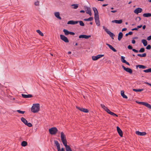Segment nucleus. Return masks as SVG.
<instances>
[{"mask_svg": "<svg viewBox=\"0 0 151 151\" xmlns=\"http://www.w3.org/2000/svg\"><path fill=\"white\" fill-rule=\"evenodd\" d=\"M22 96L24 98H31L33 96L31 94H28V95H26L24 94H22Z\"/></svg>", "mask_w": 151, "mask_h": 151, "instance_id": "nucleus-13", "label": "nucleus"}, {"mask_svg": "<svg viewBox=\"0 0 151 151\" xmlns=\"http://www.w3.org/2000/svg\"><path fill=\"white\" fill-rule=\"evenodd\" d=\"M65 151L64 149L63 148H62L61 149H60V147L59 149H58V151Z\"/></svg>", "mask_w": 151, "mask_h": 151, "instance_id": "nucleus-48", "label": "nucleus"}, {"mask_svg": "<svg viewBox=\"0 0 151 151\" xmlns=\"http://www.w3.org/2000/svg\"><path fill=\"white\" fill-rule=\"evenodd\" d=\"M137 28H133L132 29V31H134V30H138Z\"/></svg>", "mask_w": 151, "mask_h": 151, "instance_id": "nucleus-55", "label": "nucleus"}, {"mask_svg": "<svg viewBox=\"0 0 151 151\" xmlns=\"http://www.w3.org/2000/svg\"><path fill=\"white\" fill-rule=\"evenodd\" d=\"M122 19H120L119 20H112L111 21L112 23H115L116 24H120L122 23Z\"/></svg>", "mask_w": 151, "mask_h": 151, "instance_id": "nucleus-17", "label": "nucleus"}, {"mask_svg": "<svg viewBox=\"0 0 151 151\" xmlns=\"http://www.w3.org/2000/svg\"><path fill=\"white\" fill-rule=\"evenodd\" d=\"M145 106L151 109V105L146 102L145 103Z\"/></svg>", "mask_w": 151, "mask_h": 151, "instance_id": "nucleus-34", "label": "nucleus"}, {"mask_svg": "<svg viewBox=\"0 0 151 151\" xmlns=\"http://www.w3.org/2000/svg\"><path fill=\"white\" fill-rule=\"evenodd\" d=\"M145 27H146V26L145 25H143L142 27V29H144L145 28Z\"/></svg>", "mask_w": 151, "mask_h": 151, "instance_id": "nucleus-64", "label": "nucleus"}, {"mask_svg": "<svg viewBox=\"0 0 151 151\" xmlns=\"http://www.w3.org/2000/svg\"><path fill=\"white\" fill-rule=\"evenodd\" d=\"M78 22L79 23L80 25L82 26H84V24L82 21H78Z\"/></svg>", "mask_w": 151, "mask_h": 151, "instance_id": "nucleus-40", "label": "nucleus"}, {"mask_svg": "<svg viewBox=\"0 0 151 151\" xmlns=\"http://www.w3.org/2000/svg\"><path fill=\"white\" fill-rule=\"evenodd\" d=\"M114 9V8L113 7H111L110 8H109L108 9V11L109 12H111L112 13H115L117 12L116 10H113V11H111V10H113Z\"/></svg>", "mask_w": 151, "mask_h": 151, "instance_id": "nucleus-29", "label": "nucleus"}, {"mask_svg": "<svg viewBox=\"0 0 151 151\" xmlns=\"http://www.w3.org/2000/svg\"><path fill=\"white\" fill-rule=\"evenodd\" d=\"M78 23V21H74L73 20H70L67 22L68 24H75Z\"/></svg>", "mask_w": 151, "mask_h": 151, "instance_id": "nucleus-10", "label": "nucleus"}, {"mask_svg": "<svg viewBox=\"0 0 151 151\" xmlns=\"http://www.w3.org/2000/svg\"><path fill=\"white\" fill-rule=\"evenodd\" d=\"M101 106L102 107V108H103L104 110H105L107 108L103 104H101Z\"/></svg>", "mask_w": 151, "mask_h": 151, "instance_id": "nucleus-46", "label": "nucleus"}, {"mask_svg": "<svg viewBox=\"0 0 151 151\" xmlns=\"http://www.w3.org/2000/svg\"><path fill=\"white\" fill-rule=\"evenodd\" d=\"M128 48L130 50H132L133 49L132 46L130 45H129L128 46Z\"/></svg>", "mask_w": 151, "mask_h": 151, "instance_id": "nucleus-50", "label": "nucleus"}, {"mask_svg": "<svg viewBox=\"0 0 151 151\" xmlns=\"http://www.w3.org/2000/svg\"><path fill=\"white\" fill-rule=\"evenodd\" d=\"M25 125H27V126L29 127H31L32 126V124L30 123H28L27 122V123Z\"/></svg>", "mask_w": 151, "mask_h": 151, "instance_id": "nucleus-45", "label": "nucleus"}, {"mask_svg": "<svg viewBox=\"0 0 151 151\" xmlns=\"http://www.w3.org/2000/svg\"><path fill=\"white\" fill-rule=\"evenodd\" d=\"M151 48V46L150 45H148L146 47V49L147 50H150Z\"/></svg>", "mask_w": 151, "mask_h": 151, "instance_id": "nucleus-47", "label": "nucleus"}, {"mask_svg": "<svg viewBox=\"0 0 151 151\" xmlns=\"http://www.w3.org/2000/svg\"><path fill=\"white\" fill-rule=\"evenodd\" d=\"M93 10L94 13V17L99 16V13L96 7H93Z\"/></svg>", "mask_w": 151, "mask_h": 151, "instance_id": "nucleus-15", "label": "nucleus"}, {"mask_svg": "<svg viewBox=\"0 0 151 151\" xmlns=\"http://www.w3.org/2000/svg\"><path fill=\"white\" fill-rule=\"evenodd\" d=\"M136 102L139 104H141V105H145V102H140V101H136Z\"/></svg>", "mask_w": 151, "mask_h": 151, "instance_id": "nucleus-42", "label": "nucleus"}, {"mask_svg": "<svg viewBox=\"0 0 151 151\" xmlns=\"http://www.w3.org/2000/svg\"><path fill=\"white\" fill-rule=\"evenodd\" d=\"M116 129L117 132L119 136L121 137H122L123 136V133L122 131L120 129V128L118 126L116 127Z\"/></svg>", "mask_w": 151, "mask_h": 151, "instance_id": "nucleus-12", "label": "nucleus"}, {"mask_svg": "<svg viewBox=\"0 0 151 151\" xmlns=\"http://www.w3.org/2000/svg\"><path fill=\"white\" fill-rule=\"evenodd\" d=\"M136 67H138L139 68L145 69L147 68L146 66L142 65H138L136 66Z\"/></svg>", "mask_w": 151, "mask_h": 151, "instance_id": "nucleus-27", "label": "nucleus"}, {"mask_svg": "<svg viewBox=\"0 0 151 151\" xmlns=\"http://www.w3.org/2000/svg\"><path fill=\"white\" fill-rule=\"evenodd\" d=\"M93 19V17H89L88 19H85L84 20L85 21H91Z\"/></svg>", "mask_w": 151, "mask_h": 151, "instance_id": "nucleus-32", "label": "nucleus"}, {"mask_svg": "<svg viewBox=\"0 0 151 151\" xmlns=\"http://www.w3.org/2000/svg\"><path fill=\"white\" fill-rule=\"evenodd\" d=\"M104 56V55H98L96 56H93L92 57V59L93 60H97L99 58H101V57L103 56Z\"/></svg>", "mask_w": 151, "mask_h": 151, "instance_id": "nucleus-6", "label": "nucleus"}, {"mask_svg": "<svg viewBox=\"0 0 151 151\" xmlns=\"http://www.w3.org/2000/svg\"><path fill=\"white\" fill-rule=\"evenodd\" d=\"M71 6H73V8L74 9H77L78 6V4H73L71 5Z\"/></svg>", "mask_w": 151, "mask_h": 151, "instance_id": "nucleus-38", "label": "nucleus"}, {"mask_svg": "<svg viewBox=\"0 0 151 151\" xmlns=\"http://www.w3.org/2000/svg\"><path fill=\"white\" fill-rule=\"evenodd\" d=\"M127 30V29L126 28H124L122 29V31H125Z\"/></svg>", "mask_w": 151, "mask_h": 151, "instance_id": "nucleus-57", "label": "nucleus"}, {"mask_svg": "<svg viewBox=\"0 0 151 151\" xmlns=\"http://www.w3.org/2000/svg\"><path fill=\"white\" fill-rule=\"evenodd\" d=\"M147 40H151V35L147 37Z\"/></svg>", "mask_w": 151, "mask_h": 151, "instance_id": "nucleus-52", "label": "nucleus"}, {"mask_svg": "<svg viewBox=\"0 0 151 151\" xmlns=\"http://www.w3.org/2000/svg\"><path fill=\"white\" fill-rule=\"evenodd\" d=\"M114 113L111 111L109 114H110L111 115H112Z\"/></svg>", "mask_w": 151, "mask_h": 151, "instance_id": "nucleus-60", "label": "nucleus"}, {"mask_svg": "<svg viewBox=\"0 0 151 151\" xmlns=\"http://www.w3.org/2000/svg\"><path fill=\"white\" fill-rule=\"evenodd\" d=\"M69 34L71 35H75V33L73 32L69 31Z\"/></svg>", "mask_w": 151, "mask_h": 151, "instance_id": "nucleus-53", "label": "nucleus"}, {"mask_svg": "<svg viewBox=\"0 0 151 151\" xmlns=\"http://www.w3.org/2000/svg\"><path fill=\"white\" fill-rule=\"evenodd\" d=\"M105 111L107 113L109 114L111 111L110 110L107 108Z\"/></svg>", "mask_w": 151, "mask_h": 151, "instance_id": "nucleus-49", "label": "nucleus"}, {"mask_svg": "<svg viewBox=\"0 0 151 151\" xmlns=\"http://www.w3.org/2000/svg\"><path fill=\"white\" fill-rule=\"evenodd\" d=\"M125 63V64H126L127 65H130V64H129V63L128 62H127V61H126V63Z\"/></svg>", "mask_w": 151, "mask_h": 151, "instance_id": "nucleus-61", "label": "nucleus"}, {"mask_svg": "<svg viewBox=\"0 0 151 151\" xmlns=\"http://www.w3.org/2000/svg\"><path fill=\"white\" fill-rule=\"evenodd\" d=\"M80 12L81 13H85V11L84 10H81L80 11Z\"/></svg>", "mask_w": 151, "mask_h": 151, "instance_id": "nucleus-63", "label": "nucleus"}, {"mask_svg": "<svg viewBox=\"0 0 151 151\" xmlns=\"http://www.w3.org/2000/svg\"><path fill=\"white\" fill-rule=\"evenodd\" d=\"M135 133L136 134L139 136H144L146 134V132H140L139 131H136Z\"/></svg>", "mask_w": 151, "mask_h": 151, "instance_id": "nucleus-14", "label": "nucleus"}, {"mask_svg": "<svg viewBox=\"0 0 151 151\" xmlns=\"http://www.w3.org/2000/svg\"><path fill=\"white\" fill-rule=\"evenodd\" d=\"M21 121L25 124L27 123V121L23 117H22L21 119Z\"/></svg>", "mask_w": 151, "mask_h": 151, "instance_id": "nucleus-28", "label": "nucleus"}, {"mask_svg": "<svg viewBox=\"0 0 151 151\" xmlns=\"http://www.w3.org/2000/svg\"><path fill=\"white\" fill-rule=\"evenodd\" d=\"M143 71L145 73L151 72V68H150L147 70H144Z\"/></svg>", "mask_w": 151, "mask_h": 151, "instance_id": "nucleus-39", "label": "nucleus"}, {"mask_svg": "<svg viewBox=\"0 0 151 151\" xmlns=\"http://www.w3.org/2000/svg\"><path fill=\"white\" fill-rule=\"evenodd\" d=\"M54 14L55 17L59 19H61V17L60 16V13L58 12H55L54 13Z\"/></svg>", "mask_w": 151, "mask_h": 151, "instance_id": "nucleus-18", "label": "nucleus"}, {"mask_svg": "<svg viewBox=\"0 0 151 151\" xmlns=\"http://www.w3.org/2000/svg\"><path fill=\"white\" fill-rule=\"evenodd\" d=\"M123 37V34L122 32H120L118 35V40L120 41L122 38Z\"/></svg>", "mask_w": 151, "mask_h": 151, "instance_id": "nucleus-23", "label": "nucleus"}, {"mask_svg": "<svg viewBox=\"0 0 151 151\" xmlns=\"http://www.w3.org/2000/svg\"><path fill=\"white\" fill-rule=\"evenodd\" d=\"M40 108L39 104H33L31 108V111L34 113H37L39 111Z\"/></svg>", "mask_w": 151, "mask_h": 151, "instance_id": "nucleus-1", "label": "nucleus"}, {"mask_svg": "<svg viewBox=\"0 0 151 151\" xmlns=\"http://www.w3.org/2000/svg\"><path fill=\"white\" fill-rule=\"evenodd\" d=\"M142 11V8H138L134 10V12L137 14H138V13H141Z\"/></svg>", "mask_w": 151, "mask_h": 151, "instance_id": "nucleus-11", "label": "nucleus"}, {"mask_svg": "<svg viewBox=\"0 0 151 151\" xmlns=\"http://www.w3.org/2000/svg\"><path fill=\"white\" fill-rule=\"evenodd\" d=\"M106 45L108 46L109 48L111 50L113 51L114 52H116L117 50L116 49H115L111 45H110L109 44L106 43Z\"/></svg>", "mask_w": 151, "mask_h": 151, "instance_id": "nucleus-16", "label": "nucleus"}, {"mask_svg": "<svg viewBox=\"0 0 151 151\" xmlns=\"http://www.w3.org/2000/svg\"><path fill=\"white\" fill-rule=\"evenodd\" d=\"M27 142L25 141H23L22 142L21 145L23 147H25L27 146Z\"/></svg>", "mask_w": 151, "mask_h": 151, "instance_id": "nucleus-33", "label": "nucleus"}, {"mask_svg": "<svg viewBox=\"0 0 151 151\" xmlns=\"http://www.w3.org/2000/svg\"><path fill=\"white\" fill-rule=\"evenodd\" d=\"M36 31L41 36H43V33L40 30H37Z\"/></svg>", "mask_w": 151, "mask_h": 151, "instance_id": "nucleus-37", "label": "nucleus"}, {"mask_svg": "<svg viewBox=\"0 0 151 151\" xmlns=\"http://www.w3.org/2000/svg\"><path fill=\"white\" fill-rule=\"evenodd\" d=\"M61 140L66 139L65 136L63 132L61 133Z\"/></svg>", "mask_w": 151, "mask_h": 151, "instance_id": "nucleus-19", "label": "nucleus"}, {"mask_svg": "<svg viewBox=\"0 0 151 151\" xmlns=\"http://www.w3.org/2000/svg\"><path fill=\"white\" fill-rule=\"evenodd\" d=\"M58 131V130L56 127H52L49 129L50 133L52 135L55 134Z\"/></svg>", "mask_w": 151, "mask_h": 151, "instance_id": "nucleus-3", "label": "nucleus"}, {"mask_svg": "<svg viewBox=\"0 0 151 151\" xmlns=\"http://www.w3.org/2000/svg\"><path fill=\"white\" fill-rule=\"evenodd\" d=\"M137 55L141 57H145L146 56V54L145 53H144L142 54H138Z\"/></svg>", "mask_w": 151, "mask_h": 151, "instance_id": "nucleus-31", "label": "nucleus"}, {"mask_svg": "<svg viewBox=\"0 0 151 151\" xmlns=\"http://www.w3.org/2000/svg\"><path fill=\"white\" fill-rule=\"evenodd\" d=\"M63 31L64 32L65 35H69V31L67 30L64 29L63 30Z\"/></svg>", "mask_w": 151, "mask_h": 151, "instance_id": "nucleus-30", "label": "nucleus"}, {"mask_svg": "<svg viewBox=\"0 0 151 151\" xmlns=\"http://www.w3.org/2000/svg\"><path fill=\"white\" fill-rule=\"evenodd\" d=\"M106 32L108 34H109L110 36L111 37V38L114 39V34L110 31L108 29H106Z\"/></svg>", "mask_w": 151, "mask_h": 151, "instance_id": "nucleus-8", "label": "nucleus"}, {"mask_svg": "<svg viewBox=\"0 0 151 151\" xmlns=\"http://www.w3.org/2000/svg\"><path fill=\"white\" fill-rule=\"evenodd\" d=\"M121 96H122V97L124 98L127 99L128 97L125 94H124V91H121Z\"/></svg>", "mask_w": 151, "mask_h": 151, "instance_id": "nucleus-20", "label": "nucleus"}, {"mask_svg": "<svg viewBox=\"0 0 151 151\" xmlns=\"http://www.w3.org/2000/svg\"><path fill=\"white\" fill-rule=\"evenodd\" d=\"M122 67L127 72H128L130 74H132V69L129 68H126L124 65H122Z\"/></svg>", "mask_w": 151, "mask_h": 151, "instance_id": "nucleus-7", "label": "nucleus"}, {"mask_svg": "<svg viewBox=\"0 0 151 151\" xmlns=\"http://www.w3.org/2000/svg\"><path fill=\"white\" fill-rule=\"evenodd\" d=\"M132 50L133 52H136V53H138L139 52L138 50H137L134 49H132Z\"/></svg>", "mask_w": 151, "mask_h": 151, "instance_id": "nucleus-51", "label": "nucleus"}, {"mask_svg": "<svg viewBox=\"0 0 151 151\" xmlns=\"http://www.w3.org/2000/svg\"><path fill=\"white\" fill-rule=\"evenodd\" d=\"M40 2L39 1H36L34 2V4L36 6H39Z\"/></svg>", "mask_w": 151, "mask_h": 151, "instance_id": "nucleus-43", "label": "nucleus"}, {"mask_svg": "<svg viewBox=\"0 0 151 151\" xmlns=\"http://www.w3.org/2000/svg\"><path fill=\"white\" fill-rule=\"evenodd\" d=\"M128 33L129 35H131L132 34L133 32L132 31H130Z\"/></svg>", "mask_w": 151, "mask_h": 151, "instance_id": "nucleus-56", "label": "nucleus"}, {"mask_svg": "<svg viewBox=\"0 0 151 151\" xmlns=\"http://www.w3.org/2000/svg\"><path fill=\"white\" fill-rule=\"evenodd\" d=\"M86 11L87 14H88L90 16L91 15V10L90 8H87Z\"/></svg>", "mask_w": 151, "mask_h": 151, "instance_id": "nucleus-21", "label": "nucleus"}, {"mask_svg": "<svg viewBox=\"0 0 151 151\" xmlns=\"http://www.w3.org/2000/svg\"><path fill=\"white\" fill-rule=\"evenodd\" d=\"M54 143L56 146L57 149H59L60 147V145L58 142L57 140H55Z\"/></svg>", "mask_w": 151, "mask_h": 151, "instance_id": "nucleus-22", "label": "nucleus"}, {"mask_svg": "<svg viewBox=\"0 0 151 151\" xmlns=\"http://www.w3.org/2000/svg\"><path fill=\"white\" fill-rule=\"evenodd\" d=\"M63 144L65 146L66 151H72V150L70 147L67 145V141L66 139L62 140Z\"/></svg>", "mask_w": 151, "mask_h": 151, "instance_id": "nucleus-2", "label": "nucleus"}, {"mask_svg": "<svg viewBox=\"0 0 151 151\" xmlns=\"http://www.w3.org/2000/svg\"><path fill=\"white\" fill-rule=\"evenodd\" d=\"M132 42L133 44H134L135 42V41L133 39L132 41Z\"/></svg>", "mask_w": 151, "mask_h": 151, "instance_id": "nucleus-58", "label": "nucleus"}, {"mask_svg": "<svg viewBox=\"0 0 151 151\" xmlns=\"http://www.w3.org/2000/svg\"><path fill=\"white\" fill-rule=\"evenodd\" d=\"M133 90L135 92H140L141 91H142L143 90V89H133Z\"/></svg>", "mask_w": 151, "mask_h": 151, "instance_id": "nucleus-35", "label": "nucleus"}, {"mask_svg": "<svg viewBox=\"0 0 151 151\" xmlns=\"http://www.w3.org/2000/svg\"><path fill=\"white\" fill-rule=\"evenodd\" d=\"M17 111L19 113L22 114H23L25 112V111H21L19 110H17Z\"/></svg>", "mask_w": 151, "mask_h": 151, "instance_id": "nucleus-41", "label": "nucleus"}, {"mask_svg": "<svg viewBox=\"0 0 151 151\" xmlns=\"http://www.w3.org/2000/svg\"><path fill=\"white\" fill-rule=\"evenodd\" d=\"M112 116H117V115L116 114H115L114 113L113 114Z\"/></svg>", "mask_w": 151, "mask_h": 151, "instance_id": "nucleus-62", "label": "nucleus"}, {"mask_svg": "<svg viewBox=\"0 0 151 151\" xmlns=\"http://www.w3.org/2000/svg\"><path fill=\"white\" fill-rule=\"evenodd\" d=\"M142 25H140V26H137V29L138 28H141L142 27Z\"/></svg>", "mask_w": 151, "mask_h": 151, "instance_id": "nucleus-59", "label": "nucleus"}, {"mask_svg": "<svg viewBox=\"0 0 151 151\" xmlns=\"http://www.w3.org/2000/svg\"><path fill=\"white\" fill-rule=\"evenodd\" d=\"M80 110L86 113H87L88 112V109L83 108H82L81 109H80Z\"/></svg>", "mask_w": 151, "mask_h": 151, "instance_id": "nucleus-25", "label": "nucleus"}, {"mask_svg": "<svg viewBox=\"0 0 151 151\" xmlns=\"http://www.w3.org/2000/svg\"><path fill=\"white\" fill-rule=\"evenodd\" d=\"M91 37V35H82L79 36V38H85L87 39Z\"/></svg>", "mask_w": 151, "mask_h": 151, "instance_id": "nucleus-9", "label": "nucleus"}, {"mask_svg": "<svg viewBox=\"0 0 151 151\" xmlns=\"http://www.w3.org/2000/svg\"><path fill=\"white\" fill-rule=\"evenodd\" d=\"M144 46H145L147 45V41L145 39H143L141 41Z\"/></svg>", "mask_w": 151, "mask_h": 151, "instance_id": "nucleus-26", "label": "nucleus"}, {"mask_svg": "<svg viewBox=\"0 0 151 151\" xmlns=\"http://www.w3.org/2000/svg\"><path fill=\"white\" fill-rule=\"evenodd\" d=\"M60 39L64 41L65 42L68 43L69 42V40L64 35H60Z\"/></svg>", "mask_w": 151, "mask_h": 151, "instance_id": "nucleus-4", "label": "nucleus"}, {"mask_svg": "<svg viewBox=\"0 0 151 151\" xmlns=\"http://www.w3.org/2000/svg\"><path fill=\"white\" fill-rule=\"evenodd\" d=\"M145 51V48H142L139 50V52H144Z\"/></svg>", "mask_w": 151, "mask_h": 151, "instance_id": "nucleus-44", "label": "nucleus"}, {"mask_svg": "<svg viewBox=\"0 0 151 151\" xmlns=\"http://www.w3.org/2000/svg\"><path fill=\"white\" fill-rule=\"evenodd\" d=\"M125 58V57L123 56H121V61L122 63H126V61L124 59Z\"/></svg>", "mask_w": 151, "mask_h": 151, "instance_id": "nucleus-36", "label": "nucleus"}, {"mask_svg": "<svg viewBox=\"0 0 151 151\" xmlns=\"http://www.w3.org/2000/svg\"><path fill=\"white\" fill-rule=\"evenodd\" d=\"M94 18L96 25L98 26H99L100 25V22L99 20V16L94 17Z\"/></svg>", "mask_w": 151, "mask_h": 151, "instance_id": "nucleus-5", "label": "nucleus"}, {"mask_svg": "<svg viewBox=\"0 0 151 151\" xmlns=\"http://www.w3.org/2000/svg\"><path fill=\"white\" fill-rule=\"evenodd\" d=\"M143 16L144 17H151V13H144L143 14Z\"/></svg>", "mask_w": 151, "mask_h": 151, "instance_id": "nucleus-24", "label": "nucleus"}, {"mask_svg": "<svg viewBox=\"0 0 151 151\" xmlns=\"http://www.w3.org/2000/svg\"><path fill=\"white\" fill-rule=\"evenodd\" d=\"M144 83L145 84H147L151 86V83H148L147 82H145Z\"/></svg>", "mask_w": 151, "mask_h": 151, "instance_id": "nucleus-54", "label": "nucleus"}]
</instances>
